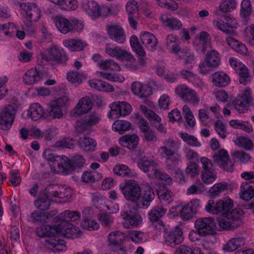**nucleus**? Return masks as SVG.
I'll return each instance as SVG.
<instances>
[{"label":"nucleus","mask_w":254,"mask_h":254,"mask_svg":"<svg viewBox=\"0 0 254 254\" xmlns=\"http://www.w3.org/2000/svg\"><path fill=\"white\" fill-rule=\"evenodd\" d=\"M78 229V227L70 224L43 225L37 228L36 234L39 237H47L44 243L46 248L54 252H61L65 245L64 241L58 236H64L69 238L73 234L77 233Z\"/></svg>","instance_id":"nucleus-1"},{"label":"nucleus","mask_w":254,"mask_h":254,"mask_svg":"<svg viewBox=\"0 0 254 254\" xmlns=\"http://www.w3.org/2000/svg\"><path fill=\"white\" fill-rule=\"evenodd\" d=\"M163 144L159 149L161 156L166 158L168 169L175 171L181 161V155L178 153L180 143L173 138L169 137L163 142Z\"/></svg>","instance_id":"nucleus-2"},{"label":"nucleus","mask_w":254,"mask_h":254,"mask_svg":"<svg viewBox=\"0 0 254 254\" xmlns=\"http://www.w3.org/2000/svg\"><path fill=\"white\" fill-rule=\"evenodd\" d=\"M240 210L232 208L229 211L217 218L218 224L220 228L224 230H234L239 227L241 223Z\"/></svg>","instance_id":"nucleus-3"},{"label":"nucleus","mask_w":254,"mask_h":254,"mask_svg":"<svg viewBox=\"0 0 254 254\" xmlns=\"http://www.w3.org/2000/svg\"><path fill=\"white\" fill-rule=\"evenodd\" d=\"M119 188L126 200L136 204L141 192V188L136 181L128 180L121 183Z\"/></svg>","instance_id":"nucleus-4"},{"label":"nucleus","mask_w":254,"mask_h":254,"mask_svg":"<svg viewBox=\"0 0 254 254\" xmlns=\"http://www.w3.org/2000/svg\"><path fill=\"white\" fill-rule=\"evenodd\" d=\"M194 227L197 235L206 237L216 234L215 222L213 218L204 217L197 219L194 222Z\"/></svg>","instance_id":"nucleus-5"},{"label":"nucleus","mask_w":254,"mask_h":254,"mask_svg":"<svg viewBox=\"0 0 254 254\" xmlns=\"http://www.w3.org/2000/svg\"><path fill=\"white\" fill-rule=\"evenodd\" d=\"M233 207V200L228 197H225L216 202L213 200H209L205 206V210L207 212L212 214L220 212L224 213L229 211Z\"/></svg>","instance_id":"nucleus-6"},{"label":"nucleus","mask_w":254,"mask_h":254,"mask_svg":"<svg viewBox=\"0 0 254 254\" xmlns=\"http://www.w3.org/2000/svg\"><path fill=\"white\" fill-rule=\"evenodd\" d=\"M16 111L15 105H8L3 109L0 114V129L7 130L11 128Z\"/></svg>","instance_id":"nucleus-7"},{"label":"nucleus","mask_w":254,"mask_h":254,"mask_svg":"<svg viewBox=\"0 0 254 254\" xmlns=\"http://www.w3.org/2000/svg\"><path fill=\"white\" fill-rule=\"evenodd\" d=\"M68 101V98L64 96L50 102L48 104V112L46 113V118L48 120L61 118L63 116L61 107L64 106Z\"/></svg>","instance_id":"nucleus-8"},{"label":"nucleus","mask_w":254,"mask_h":254,"mask_svg":"<svg viewBox=\"0 0 254 254\" xmlns=\"http://www.w3.org/2000/svg\"><path fill=\"white\" fill-rule=\"evenodd\" d=\"M21 14L28 21H37L41 16V11L33 2H22L20 4Z\"/></svg>","instance_id":"nucleus-9"},{"label":"nucleus","mask_w":254,"mask_h":254,"mask_svg":"<svg viewBox=\"0 0 254 254\" xmlns=\"http://www.w3.org/2000/svg\"><path fill=\"white\" fill-rule=\"evenodd\" d=\"M175 92L184 101L190 102L194 106L199 102V97L196 92L185 84L178 85L175 89Z\"/></svg>","instance_id":"nucleus-10"},{"label":"nucleus","mask_w":254,"mask_h":254,"mask_svg":"<svg viewBox=\"0 0 254 254\" xmlns=\"http://www.w3.org/2000/svg\"><path fill=\"white\" fill-rule=\"evenodd\" d=\"M167 211V209L162 205H156L149 212L148 218L156 229L160 230L164 229V225L160 218L165 214Z\"/></svg>","instance_id":"nucleus-11"},{"label":"nucleus","mask_w":254,"mask_h":254,"mask_svg":"<svg viewBox=\"0 0 254 254\" xmlns=\"http://www.w3.org/2000/svg\"><path fill=\"white\" fill-rule=\"evenodd\" d=\"M251 94L250 88H247L243 94L232 101V105L239 113H243L248 110L249 104L252 101Z\"/></svg>","instance_id":"nucleus-12"},{"label":"nucleus","mask_w":254,"mask_h":254,"mask_svg":"<svg viewBox=\"0 0 254 254\" xmlns=\"http://www.w3.org/2000/svg\"><path fill=\"white\" fill-rule=\"evenodd\" d=\"M105 50L106 53L109 56L116 58L118 60L130 62H133L135 61V58L129 52L122 49L120 47H115L107 44Z\"/></svg>","instance_id":"nucleus-13"},{"label":"nucleus","mask_w":254,"mask_h":254,"mask_svg":"<svg viewBox=\"0 0 254 254\" xmlns=\"http://www.w3.org/2000/svg\"><path fill=\"white\" fill-rule=\"evenodd\" d=\"M71 190L68 188H64L58 185L50 184L44 190V194L45 196L52 198L58 197L64 198L70 197L71 195Z\"/></svg>","instance_id":"nucleus-14"},{"label":"nucleus","mask_w":254,"mask_h":254,"mask_svg":"<svg viewBox=\"0 0 254 254\" xmlns=\"http://www.w3.org/2000/svg\"><path fill=\"white\" fill-rule=\"evenodd\" d=\"M164 238L166 245L171 247H175L179 245L183 240V232L181 229L176 227L170 231H166L164 227Z\"/></svg>","instance_id":"nucleus-15"},{"label":"nucleus","mask_w":254,"mask_h":254,"mask_svg":"<svg viewBox=\"0 0 254 254\" xmlns=\"http://www.w3.org/2000/svg\"><path fill=\"white\" fill-rule=\"evenodd\" d=\"M106 29L109 38L114 41L123 44L126 40L125 32L119 24L114 23L106 26Z\"/></svg>","instance_id":"nucleus-16"},{"label":"nucleus","mask_w":254,"mask_h":254,"mask_svg":"<svg viewBox=\"0 0 254 254\" xmlns=\"http://www.w3.org/2000/svg\"><path fill=\"white\" fill-rule=\"evenodd\" d=\"M64 160L62 171L66 174L71 173L76 169L81 168L85 163V159L81 155H74L71 159L66 157V160Z\"/></svg>","instance_id":"nucleus-17"},{"label":"nucleus","mask_w":254,"mask_h":254,"mask_svg":"<svg viewBox=\"0 0 254 254\" xmlns=\"http://www.w3.org/2000/svg\"><path fill=\"white\" fill-rule=\"evenodd\" d=\"M214 161L221 168L228 172H233L234 170L233 163L229 158L227 151L221 149L213 155Z\"/></svg>","instance_id":"nucleus-18"},{"label":"nucleus","mask_w":254,"mask_h":254,"mask_svg":"<svg viewBox=\"0 0 254 254\" xmlns=\"http://www.w3.org/2000/svg\"><path fill=\"white\" fill-rule=\"evenodd\" d=\"M49 76V73L46 70H38L32 68L27 71L23 76V81L26 84H33L40 82L44 78Z\"/></svg>","instance_id":"nucleus-19"},{"label":"nucleus","mask_w":254,"mask_h":254,"mask_svg":"<svg viewBox=\"0 0 254 254\" xmlns=\"http://www.w3.org/2000/svg\"><path fill=\"white\" fill-rule=\"evenodd\" d=\"M110 107L111 112L108 115L109 117L111 114L117 117L126 116L129 115L132 111L131 105L125 101L114 102L110 105Z\"/></svg>","instance_id":"nucleus-20"},{"label":"nucleus","mask_w":254,"mask_h":254,"mask_svg":"<svg viewBox=\"0 0 254 254\" xmlns=\"http://www.w3.org/2000/svg\"><path fill=\"white\" fill-rule=\"evenodd\" d=\"M122 234L121 232H112L108 235V242L110 249L121 254L126 253L125 248L122 246Z\"/></svg>","instance_id":"nucleus-21"},{"label":"nucleus","mask_w":254,"mask_h":254,"mask_svg":"<svg viewBox=\"0 0 254 254\" xmlns=\"http://www.w3.org/2000/svg\"><path fill=\"white\" fill-rule=\"evenodd\" d=\"M57 213V212L55 211L50 212H42L35 210L28 217L27 220L33 223H47L50 222Z\"/></svg>","instance_id":"nucleus-22"},{"label":"nucleus","mask_w":254,"mask_h":254,"mask_svg":"<svg viewBox=\"0 0 254 254\" xmlns=\"http://www.w3.org/2000/svg\"><path fill=\"white\" fill-rule=\"evenodd\" d=\"M154 198L155 193L153 189L151 187H146L142 193L141 192L136 204L140 208H147L150 206Z\"/></svg>","instance_id":"nucleus-23"},{"label":"nucleus","mask_w":254,"mask_h":254,"mask_svg":"<svg viewBox=\"0 0 254 254\" xmlns=\"http://www.w3.org/2000/svg\"><path fill=\"white\" fill-rule=\"evenodd\" d=\"M82 6L85 12L92 19L101 15V8L98 4L92 0H83Z\"/></svg>","instance_id":"nucleus-24"},{"label":"nucleus","mask_w":254,"mask_h":254,"mask_svg":"<svg viewBox=\"0 0 254 254\" xmlns=\"http://www.w3.org/2000/svg\"><path fill=\"white\" fill-rule=\"evenodd\" d=\"M43 156L48 161L53 163V165L57 166L58 168L62 171L63 163L65 162L64 159L66 160V156L57 155L51 149L44 150Z\"/></svg>","instance_id":"nucleus-25"},{"label":"nucleus","mask_w":254,"mask_h":254,"mask_svg":"<svg viewBox=\"0 0 254 254\" xmlns=\"http://www.w3.org/2000/svg\"><path fill=\"white\" fill-rule=\"evenodd\" d=\"M93 103L88 97L81 98L74 108V115L81 116L87 114L92 108Z\"/></svg>","instance_id":"nucleus-26"},{"label":"nucleus","mask_w":254,"mask_h":254,"mask_svg":"<svg viewBox=\"0 0 254 254\" xmlns=\"http://www.w3.org/2000/svg\"><path fill=\"white\" fill-rule=\"evenodd\" d=\"M239 194L240 198L246 201L254 197V181L243 183L240 187Z\"/></svg>","instance_id":"nucleus-27"},{"label":"nucleus","mask_w":254,"mask_h":254,"mask_svg":"<svg viewBox=\"0 0 254 254\" xmlns=\"http://www.w3.org/2000/svg\"><path fill=\"white\" fill-rule=\"evenodd\" d=\"M131 89L134 94L141 98H147L151 94L150 87L139 82H133Z\"/></svg>","instance_id":"nucleus-28"},{"label":"nucleus","mask_w":254,"mask_h":254,"mask_svg":"<svg viewBox=\"0 0 254 254\" xmlns=\"http://www.w3.org/2000/svg\"><path fill=\"white\" fill-rule=\"evenodd\" d=\"M140 39L142 44L151 51H154L156 49L158 41L153 34L144 32L140 34Z\"/></svg>","instance_id":"nucleus-29"},{"label":"nucleus","mask_w":254,"mask_h":254,"mask_svg":"<svg viewBox=\"0 0 254 254\" xmlns=\"http://www.w3.org/2000/svg\"><path fill=\"white\" fill-rule=\"evenodd\" d=\"M46 115L43 107L38 103L31 104L28 111V115L33 121H37L42 118L46 119Z\"/></svg>","instance_id":"nucleus-30"},{"label":"nucleus","mask_w":254,"mask_h":254,"mask_svg":"<svg viewBox=\"0 0 254 254\" xmlns=\"http://www.w3.org/2000/svg\"><path fill=\"white\" fill-rule=\"evenodd\" d=\"M55 23L58 30L63 34L73 32L72 23L64 17H56Z\"/></svg>","instance_id":"nucleus-31"},{"label":"nucleus","mask_w":254,"mask_h":254,"mask_svg":"<svg viewBox=\"0 0 254 254\" xmlns=\"http://www.w3.org/2000/svg\"><path fill=\"white\" fill-rule=\"evenodd\" d=\"M81 217L80 213L79 211H71L68 210H65L64 212L60 214L59 219L62 222L60 224L71 223L69 222H75L78 220ZM72 225H73L72 224Z\"/></svg>","instance_id":"nucleus-32"},{"label":"nucleus","mask_w":254,"mask_h":254,"mask_svg":"<svg viewBox=\"0 0 254 254\" xmlns=\"http://www.w3.org/2000/svg\"><path fill=\"white\" fill-rule=\"evenodd\" d=\"M160 20L165 26L168 27L172 30L180 29L182 26L180 20L167 14L162 15L160 17Z\"/></svg>","instance_id":"nucleus-33"},{"label":"nucleus","mask_w":254,"mask_h":254,"mask_svg":"<svg viewBox=\"0 0 254 254\" xmlns=\"http://www.w3.org/2000/svg\"><path fill=\"white\" fill-rule=\"evenodd\" d=\"M212 82L214 86L223 87L229 84L230 78L227 74L223 71L215 72L212 75Z\"/></svg>","instance_id":"nucleus-34"},{"label":"nucleus","mask_w":254,"mask_h":254,"mask_svg":"<svg viewBox=\"0 0 254 254\" xmlns=\"http://www.w3.org/2000/svg\"><path fill=\"white\" fill-rule=\"evenodd\" d=\"M138 167L145 173H148L149 177H152L151 174H153L156 170V164L154 161L149 160L147 157L137 163Z\"/></svg>","instance_id":"nucleus-35"},{"label":"nucleus","mask_w":254,"mask_h":254,"mask_svg":"<svg viewBox=\"0 0 254 254\" xmlns=\"http://www.w3.org/2000/svg\"><path fill=\"white\" fill-rule=\"evenodd\" d=\"M63 44L71 52L82 51L87 45L84 41L80 39H66L63 41Z\"/></svg>","instance_id":"nucleus-36"},{"label":"nucleus","mask_w":254,"mask_h":254,"mask_svg":"<svg viewBox=\"0 0 254 254\" xmlns=\"http://www.w3.org/2000/svg\"><path fill=\"white\" fill-rule=\"evenodd\" d=\"M88 82L91 88L99 91L112 92L114 90L112 85L100 79H93L89 80Z\"/></svg>","instance_id":"nucleus-37"},{"label":"nucleus","mask_w":254,"mask_h":254,"mask_svg":"<svg viewBox=\"0 0 254 254\" xmlns=\"http://www.w3.org/2000/svg\"><path fill=\"white\" fill-rule=\"evenodd\" d=\"M49 53L54 60L58 63H64L67 61L68 59L65 52L63 49L57 46L51 47Z\"/></svg>","instance_id":"nucleus-38"},{"label":"nucleus","mask_w":254,"mask_h":254,"mask_svg":"<svg viewBox=\"0 0 254 254\" xmlns=\"http://www.w3.org/2000/svg\"><path fill=\"white\" fill-rule=\"evenodd\" d=\"M227 44L233 48L236 52L242 55H247L248 53L246 46L242 43L236 40L232 37L226 38Z\"/></svg>","instance_id":"nucleus-39"},{"label":"nucleus","mask_w":254,"mask_h":254,"mask_svg":"<svg viewBox=\"0 0 254 254\" xmlns=\"http://www.w3.org/2000/svg\"><path fill=\"white\" fill-rule=\"evenodd\" d=\"M236 2L235 0H225L220 3L218 8L217 9L215 13L217 16H220L223 13H226L230 12L236 8Z\"/></svg>","instance_id":"nucleus-40"},{"label":"nucleus","mask_w":254,"mask_h":254,"mask_svg":"<svg viewBox=\"0 0 254 254\" xmlns=\"http://www.w3.org/2000/svg\"><path fill=\"white\" fill-rule=\"evenodd\" d=\"M119 143L123 147L134 149L138 143V137L136 135H125L119 139Z\"/></svg>","instance_id":"nucleus-41"},{"label":"nucleus","mask_w":254,"mask_h":254,"mask_svg":"<svg viewBox=\"0 0 254 254\" xmlns=\"http://www.w3.org/2000/svg\"><path fill=\"white\" fill-rule=\"evenodd\" d=\"M165 47L170 53L173 54H176L180 50L179 41L173 34H169L167 36Z\"/></svg>","instance_id":"nucleus-42"},{"label":"nucleus","mask_w":254,"mask_h":254,"mask_svg":"<svg viewBox=\"0 0 254 254\" xmlns=\"http://www.w3.org/2000/svg\"><path fill=\"white\" fill-rule=\"evenodd\" d=\"M78 144L80 148L85 151H93L97 145L96 141L88 136L79 138Z\"/></svg>","instance_id":"nucleus-43"},{"label":"nucleus","mask_w":254,"mask_h":254,"mask_svg":"<svg viewBox=\"0 0 254 254\" xmlns=\"http://www.w3.org/2000/svg\"><path fill=\"white\" fill-rule=\"evenodd\" d=\"M245 240L242 237L234 238L230 239L224 245L223 250L226 252H233L244 245Z\"/></svg>","instance_id":"nucleus-44"},{"label":"nucleus","mask_w":254,"mask_h":254,"mask_svg":"<svg viewBox=\"0 0 254 254\" xmlns=\"http://www.w3.org/2000/svg\"><path fill=\"white\" fill-rule=\"evenodd\" d=\"M115 174L122 177H132L135 176V173L133 170L130 169L127 166L124 164L117 165L113 168Z\"/></svg>","instance_id":"nucleus-45"},{"label":"nucleus","mask_w":254,"mask_h":254,"mask_svg":"<svg viewBox=\"0 0 254 254\" xmlns=\"http://www.w3.org/2000/svg\"><path fill=\"white\" fill-rule=\"evenodd\" d=\"M53 3L59 5V7L65 10H73L77 8L76 0H50Z\"/></svg>","instance_id":"nucleus-46"},{"label":"nucleus","mask_w":254,"mask_h":254,"mask_svg":"<svg viewBox=\"0 0 254 254\" xmlns=\"http://www.w3.org/2000/svg\"><path fill=\"white\" fill-rule=\"evenodd\" d=\"M236 71L240 76V82L243 85H247L250 82L251 77L248 68L244 65L240 64L236 68Z\"/></svg>","instance_id":"nucleus-47"},{"label":"nucleus","mask_w":254,"mask_h":254,"mask_svg":"<svg viewBox=\"0 0 254 254\" xmlns=\"http://www.w3.org/2000/svg\"><path fill=\"white\" fill-rule=\"evenodd\" d=\"M176 54L178 55L180 59L184 61L186 64H191L194 62V56L189 49L184 48L182 50L180 49V51Z\"/></svg>","instance_id":"nucleus-48"},{"label":"nucleus","mask_w":254,"mask_h":254,"mask_svg":"<svg viewBox=\"0 0 254 254\" xmlns=\"http://www.w3.org/2000/svg\"><path fill=\"white\" fill-rule=\"evenodd\" d=\"M131 127V124L128 121L124 120H117L112 125L113 129L119 132L120 134H123L126 131L129 130Z\"/></svg>","instance_id":"nucleus-49"},{"label":"nucleus","mask_w":254,"mask_h":254,"mask_svg":"<svg viewBox=\"0 0 254 254\" xmlns=\"http://www.w3.org/2000/svg\"><path fill=\"white\" fill-rule=\"evenodd\" d=\"M130 44L132 50L139 57H145L146 52L140 44L138 38L135 35H132L130 38Z\"/></svg>","instance_id":"nucleus-50"},{"label":"nucleus","mask_w":254,"mask_h":254,"mask_svg":"<svg viewBox=\"0 0 254 254\" xmlns=\"http://www.w3.org/2000/svg\"><path fill=\"white\" fill-rule=\"evenodd\" d=\"M252 6L250 0H243L241 3L240 16L245 20L247 21L252 14Z\"/></svg>","instance_id":"nucleus-51"},{"label":"nucleus","mask_w":254,"mask_h":254,"mask_svg":"<svg viewBox=\"0 0 254 254\" xmlns=\"http://www.w3.org/2000/svg\"><path fill=\"white\" fill-rule=\"evenodd\" d=\"M205 60L213 67H217L220 63L219 53L215 50H211L206 55Z\"/></svg>","instance_id":"nucleus-52"},{"label":"nucleus","mask_w":254,"mask_h":254,"mask_svg":"<svg viewBox=\"0 0 254 254\" xmlns=\"http://www.w3.org/2000/svg\"><path fill=\"white\" fill-rule=\"evenodd\" d=\"M181 75L183 78L188 80L197 86L202 85V80L197 78L194 73L190 70L183 69L181 71Z\"/></svg>","instance_id":"nucleus-53"},{"label":"nucleus","mask_w":254,"mask_h":254,"mask_svg":"<svg viewBox=\"0 0 254 254\" xmlns=\"http://www.w3.org/2000/svg\"><path fill=\"white\" fill-rule=\"evenodd\" d=\"M228 185L226 183H220L214 184L209 190V192L212 198L218 196L220 193L228 189Z\"/></svg>","instance_id":"nucleus-54"},{"label":"nucleus","mask_w":254,"mask_h":254,"mask_svg":"<svg viewBox=\"0 0 254 254\" xmlns=\"http://www.w3.org/2000/svg\"><path fill=\"white\" fill-rule=\"evenodd\" d=\"M182 110L187 124L190 127H194L195 125V120L189 106L187 105H184Z\"/></svg>","instance_id":"nucleus-55"},{"label":"nucleus","mask_w":254,"mask_h":254,"mask_svg":"<svg viewBox=\"0 0 254 254\" xmlns=\"http://www.w3.org/2000/svg\"><path fill=\"white\" fill-rule=\"evenodd\" d=\"M66 78L68 81L72 83L80 84L84 78L82 74L74 70H70L67 73Z\"/></svg>","instance_id":"nucleus-56"},{"label":"nucleus","mask_w":254,"mask_h":254,"mask_svg":"<svg viewBox=\"0 0 254 254\" xmlns=\"http://www.w3.org/2000/svg\"><path fill=\"white\" fill-rule=\"evenodd\" d=\"M181 137L189 146L199 147L201 145L196 137L187 133H181Z\"/></svg>","instance_id":"nucleus-57"},{"label":"nucleus","mask_w":254,"mask_h":254,"mask_svg":"<svg viewBox=\"0 0 254 254\" xmlns=\"http://www.w3.org/2000/svg\"><path fill=\"white\" fill-rule=\"evenodd\" d=\"M172 192L168 190H164L158 192V196L160 201L165 205H168L173 200Z\"/></svg>","instance_id":"nucleus-58"},{"label":"nucleus","mask_w":254,"mask_h":254,"mask_svg":"<svg viewBox=\"0 0 254 254\" xmlns=\"http://www.w3.org/2000/svg\"><path fill=\"white\" fill-rule=\"evenodd\" d=\"M214 23L218 29L226 34H233L234 32L233 28H236L237 27L235 23L230 24L227 22L224 24L219 21H216Z\"/></svg>","instance_id":"nucleus-59"},{"label":"nucleus","mask_w":254,"mask_h":254,"mask_svg":"<svg viewBox=\"0 0 254 254\" xmlns=\"http://www.w3.org/2000/svg\"><path fill=\"white\" fill-rule=\"evenodd\" d=\"M75 130L78 134H83L84 135L89 134L91 131L90 127L85 121L76 123Z\"/></svg>","instance_id":"nucleus-60"},{"label":"nucleus","mask_w":254,"mask_h":254,"mask_svg":"<svg viewBox=\"0 0 254 254\" xmlns=\"http://www.w3.org/2000/svg\"><path fill=\"white\" fill-rule=\"evenodd\" d=\"M17 28L13 23H8L0 25V30H2L5 35L13 37L17 31Z\"/></svg>","instance_id":"nucleus-61"},{"label":"nucleus","mask_w":254,"mask_h":254,"mask_svg":"<svg viewBox=\"0 0 254 254\" xmlns=\"http://www.w3.org/2000/svg\"><path fill=\"white\" fill-rule=\"evenodd\" d=\"M50 198L47 197H43L35 201L34 205L41 210L46 211L49 209L51 201Z\"/></svg>","instance_id":"nucleus-62"},{"label":"nucleus","mask_w":254,"mask_h":254,"mask_svg":"<svg viewBox=\"0 0 254 254\" xmlns=\"http://www.w3.org/2000/svg\"><path fill=\"white\" fill-rule=\"evenodd\" d=\"M101 120V116L97 112H92L89 114L85 120L89 127L97 125Z\"/></svg>","instance_id":"nucleus-63"},{"label":"nucleus","mask_w":254,"mask_h":254,"mask_svg":"<svg viewBox=\"0 0 254 254\" xmlns=\"http://www.w3.org/2000/svg\"><path fill=\"white\" fill-rule=\"evenodd\" d=\"M214 128L220 137L224 139L226 137V127L223 122L220 120H217L214 123Z\"/></svg>","instance_id":"nucleus-64"}]
</instances>
